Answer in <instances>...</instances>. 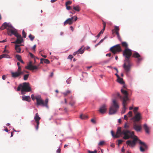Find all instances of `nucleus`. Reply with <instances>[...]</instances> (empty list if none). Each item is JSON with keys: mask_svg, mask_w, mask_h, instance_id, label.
I'll list each match as a JSON object with an SVG mask.
<instances>
[{"mask_svg": "<svg viewBox=\"0 0 153 153\" xmlns=\"http://www.w3.org/2000/svg\"><path fill=\"white\" fill-rule=\"evenodd\" d=\"M132 54V51L128 48H125L123 52V55L125 57L123 67L127 74L130 71L132 66L130 60Z\"/></svg>", "mask_w": 153, "mask_h": 153, "instance_id": "1", "label": "nucleus"}, {"mask_svg": "<svg viewBox=\"0 0 153 153\" xmlns=\"http://www.w3.org/2000/svg\"><path fill=\"white\" fill-rule=\"evenodd\" d=\"M132 140H128L126 141V143L127 145L131 147H134L136 145L137 141H139V144L141 145L140 146V150L141 152H144L145 150L147 149V146L144 142H142L140 140H139L138 137L134 135L132 138Z\"/></svg>", "mask_w": 153, "mask_h": 153, "instance_id": "2", "label": "nucleus"}, {"mask_svg": "<svg viewBox=\"0 0 153 153\" xmlns=\"http://www.w3.org/2000/svg\"><path fill=\"white\" fill-rule=\"evenodd\" d=\"M122 134L124 135L123 138L125 140H127L129 138H132L134 135V131H130L129 130L124 129L122 131H117L116 135L120 137Z\"/></svg>", "mask_w": 153, "mask_h": 153, "instance_id": "3", "label": "nucleus"}, {"mask_svg": "<svg viewBox=\"0 0 153 153\" xmlns=\"http://www.w3.org/2000/svg\"><path fill=\"white\" fill-rule=\"evenodd\" d=\"M29 83L27 82H24L20 84L18 86L17 91H19L21 90L22 94H25V92H30L31 91V88L29 86Z\"/></svg>", "mask_w": 153, "mask_h": 153, "instance_id": "4", "label": "nucleus"}, {"mask_svg": "<svg viewBox=\"0 0 153 153\" xmlns=\"http://www.w3.org/2000/svg\"><path fill=\"white\" fill-rule=\"evenodd\" d=\"M5 28L7 30V34L9 36H11V30H14L15 29L12 25L6 22H4L0 27V30H3Z\"/></svg>", "mask_w": 153, "mask_h": 153, "instance_id": "5", "label": "nucleus"}, {"mask_svg": "<svg viewBox=\"0 0 153 153\" xmlns=\"http://www.w3.org/2000/svg\"><path fill=\"white\" fill-rule=\"evenodd\" d=\"M119 106L117 101L115 100H113V104L111 106L109 110V114H115L119 108Z\"/></svg>", "mask_w": 153, "mask_h": 153, "instance_id": "6", "label": "nucleus"}, {"mask_svg": "<svg viewBox=\"0 0 153 153\" xmlns=\"http://www.w3.org/2000/svg\"><path fill=\"white\" fill-rule=\"evenodd\" d=\"M36 105H41L43 106H45L48 108V99L47 98L45 99V102L41 99L40 96H38L36 97Z\"/></svg>", "mask_w": 153, "mask_h": 153, "instance_id": "7", "label": "nucleus"}, {"mask_svg": "<svg viewBox=\"0 0 153 153\" xmlns=\"http://www.w3.org/2000/svg\"><path fill=\"white\" fill-rule=\"evenodd\" d=\"M11 35L13 34L17 38V39L15 42H13V43L15 44H20L22 43L23 39H22L21 35L19 34L16 32L15 29L14 30H11Z\"/></svg>", "mask_w": 153, "mask_h": 153, "instance_id": "8", "label": "nucleus"}, {"mask_svg": "<svg viewBox=\"0 0 153 153\" xmlns=\"http://www.w3.org/2000/svg\"><path fill=\"white\" fill-rule=\"evenodd\" d=\"M110 51L114 54H115L117 52H120L122 50L119 44H117L111 47L110 49Z\"/></svg>", "mask_w": 153, "mask_h": 153, "instance_id": "9", "label": "nucleus"}, {"mask_svg": "<svg viewBox=\"0 0 153 153\" xmlns=\"http://www.w3.org/2000/svg\"><path fill=\"white\" fill-rule=\"evenodd\" d=\"M122 93L123 95L122 98V102H127L129 100L128 97V94L127 91L122 89L121 90Z\"/></svg>", "mask_w": 153, "mask_h": 153, "instance_id": "10", "label": "nucleus"}, {"mask_svg": "<svg viewBox=\"0 0 153 153\" xmlns=\"http://www.w3.org/2000/svg\"><path fill=\"white\" fill-rule=\"evenodd\" d=\"M132 57L137 59V62L140 63L143 59V58L141 56L140 54L137 52H134L132 56Z\"/></svg>", "mask_w": 153, "mask_h": 153, "instance_id": "11", "label": "nucleus"}, {"mask_svg": "<svg viewBox=\"0 0 153 153\" xmlns=\"http://www.w3.org/2000/svg\"><path fill=\"white\" fill-rule=\"evenodd\" d=\"M141 114L140 113H137L135 114V116L133 117V119L134 123L136 122H138L142 119Z\"/></svg>", "mask_w": 153, "mask_h": 153, "instance_id": "12", "label": "nucleus"}, {"mask_svg": "<svg viewBox=\"0 0 153 153\" xmlns=\"http://www.w3.org/2000/svg\"><path fill=\"white\" fill-rule=\"evenodd\" d=\"M107 110V106L105 104H103L100 106L99 111L101 114H103L106 113Z\"/></svg>", "mask_w": 153, "mask_h": 153, "instance_id": "13", "label": "nucleus"}, {"mask_svg": "<svg viewBox=\"0 0 153 153\" xmlns=\"http://www.w3.org/2000/svg\"><path fill=\"white\" fill-rule=\"evenodd\" d=\"M39 66H37L35 65H33L31 64L28 65L27 66L25 67V68L27 69L31 70H33L38 69Z\"/></svg>", "mask_w": 153, "mask_h": 153, "instance_id": "14", "label": "nucleus"}, {"mask_svg": "<svg viewBox=\"0 0 153 153\" xmlns=\"http://www.w3.org/2000/svg\"><path fill=\"white\" fill-rule=\"evenodd\" d=\"M134 129L137 131H140L141 129L142 128L140 125H138L134 123L133 125Z\"/></svg>", "mask_w": 153, "mask_h": 153, "instance_id": "15", "label": "nucleus"}, {"mask_svg": "<svg viewBox=\"0 0 153 153\" xmlns=\"http://www.w3.org/2000/svg\"><path fill=\"white\" fill-rule=\"evenodd\" d=\"M102 24L103 25V28L99 32V33L98 34L97 36V38H99L101 34H102L104 32V31L105 26H106V23L104 21L102 20Z\"/></svg>", "mask_w": 153, "mask_h": 153, "instance_id": "16", "label": "nucleus"}, {"mask_svg": "<svg viewBox=\"0 0 153 153\" xmlns=\"http://www.w3.org/2000/svg\"><path fill=\"white\" fill-rule=\"evenodd\" d=\"M12 76L14 78L19 77L20 76L19 72L17 71L16 72H12L11 73Z\"/></svg>", "mask_w": 153, "mask_h": 153, "instance_id": "17", "label": "nucleus"}, {"mask_svg": "<svg viewBox=\"0 0 153 153\" xmlns=\"http://www.w3.org/2000/svg\"><path fill=\"white\" fill-rule=\"evenodd\" d=\"M127 104L128 103L127 102H122L123 108L122 111V114H124L125 112L126 109V106Z\"/></svg>", "mask_w": 153, "mask_h": 153, "instance_id": "18", "label": "nucleus"}, {"mask_svg": "<svg viewBox=\"0 0 153 153\" xmlns=\"http://www.w3.org/2000/svg\"><path fill=\"white\" fill-rule=\"evenodd\" d=\"M73 23V22L71 20V19L68 18L64 22V26H65L67 24L69 25H71Z\"/></svg>", "mask_w": 153, "mask_h": 153, "instance_id": "19", "label": "nucleus"}, {"mask_svg": "<svg viewBox=\"0 0 153 153\" xmlns=\"http://www.w3.org/2000/svg\"><path fill=\"white\" fill-rule=\"evenodd\" d=\"M34 119L36 123L39 122V120H40L41 118L39 116L38 113L36 114Z\"/></svg>", "mask_w": 153, "mask_h": 153, "instance_id": "20", "label": "nucleus"}, {"mask_svg": "<svg viewBox=\"0 0 153 153\" xmlns=\"http://www.w3.org/2000/svg\"><path fill=\"white\" fill-rule=\"evenodd\" d=\"M2 58L10 59L11 58V57L8 54H3L0 55V59H1Z\"/></svg>", "mask_w": 153, "mask_h": 153, "instance_id": "21", "label": "nucleus"}, {"mask_svg": "<svg viewBox=\"0 0 153 153\" xmlns=\"http://www.w3.org/2000/svg\"><path fill=\"white\" fill-rule=\"evenodd\" d=\"M143 128L145 129V131L147 133H149V128L146 124H144L143 126Z\"/></svg>", "mask_w": 153, "mask_h": 153, "instance_id": "22", "label": "nucleus"}, {"mask_svg": "<svg viewBox=\"0 0 153 153\" xmlns=\"http://www.w3.org/2000/svg\"><path fill=\"white\" fill-rule=\"evenodd\" d=\"M83 47V46H82L77 51L78 54H82L84 53V49H82Z\"/></svg>", "mask_w": 153, "mask_h": 153, "instance_id": "23", "label": "nucleus"}, {"mask_svg": "<svg viewBox=\"0 0 153 153\" xmlns=\"http://www.w3.org/2000/svg\"><path fill=\"white\" fill-rule=\"evenodd\" d=\"M22 100L24 101H29V100L30 99V97L29 96H24L22 97Z\"/></svg>", "mask_w": 153, "mask_h": 153, "instance_id": "24", "label": "nucleus"}, {"mask_svg": "<svg viewBox=\"0 0 153 153\" xmlns=\"http://www.w3.org/2000/svg\"><path fill=\"white\" fill-rule=\"evenodd\" d=\"M19 45H16L15 48L16 51L19 53H20L21 51V48L19 47Z\"/></svg>", "mask_w": 153, "mask_h": 153, "instance_id": "25", "label": "nucleus"}, {"mask_svg": "<svg viewBox=\"0 0 153 153\" xmlns=\"http://www.w3.org/2000/svg\"><path fill=\"white\" fill-rule=\"evenodd\" d=\"M80 118L81 119L85 120L87 119L88 118V117L87 115L82 114L80 115Z\"/></svg>", "mask_w": 153, "mask_h": 153, "instance_id": "26", "label": "nucleus"}, {"mask_svg": "<svg viewBox=\"0 0 153 153\" xmlns=\"http://www.w3.org/2000/svg\"><path fill=\"white\" fill-rule=\"evenodd\" d=\"M119 30L120 29L118 26H115L114 27V29L112 30V31L113 32V33H114V32L115 33L116 32H119Z\"/></svg>", "mask_w": 153, "mask_h": 153, "instance_id": "27", "label": "nucleus"}, {"mask_svg": "<svg viewBox=\"0 0 153 153\" xmlns=\"http://www.w3.org/2000/svg\"><path fill=\"white\" fill-rule=\"evenodd\" d=\"M117 81L120 84H123L124 83L123 79L120 78V77L117 78Z\"/></svg>", "mask_w": 153, "mask_h": 153, "instance_id": "28", "label": "nucleus"}, {"mask_svg": "<svg viewBox=\"0 0 153 153\" xmlns=\"http://www.w3.org/2000/svg\"><path fill=\"white\" fill-rule=\"evenodd\" d=\"M73 9L78 12H79L80 11V8L79 6L77 5L76 6H73Z\"/></svg>", "mask_w": 153, "mask_h": 153, "instance_id": "29", "label": "nucleus"}, {"mask_svg": "<svg viewBox=\"0 0 153 153\" xmlns=\"http://www.w3.org/2000/svg\"><path fill=\"white\" fill-rule=\"evenodd\" d=\"M122 45L123 47H125V48H128V45L126 42H122Z\"/></svg>", "mask_w": 153, "mask_h": 153, "instance_id": "30", "label": "nucleus"}, {"mask_svg": "<svg viewBox=\"0 0 153 153\" xmlns=\"http://www.w3.org/2000/svg\"><path fill=\"white\" fill-rule=\"evenodd\" d=\"M71 93V91L70 90H67L66 92L63 93L64 96L65 97L67 95Z\"/></svg>", "mask_w": 153, "mask_h": 153, "instance_id": "31", "label": "nucleus"}, {"mask_svg": "<svg viewBox=\"0 0 153 153\" xmlns=\"http://www.w3.org/2000/svg\"><path fill=\"white\" fill-rule=\"evenodd\" d=\"M111 135H112V136L114 137V138H118V136H117V135H116V134H114V132H113V131H111Z\"/></svg>", "mask_w": 153, "mask_h": 153, "instance_id": "32", "label": "nucleus"}, {"mask_svg": "<svg viewBox=\"0 0 153 153\" xmlns=\"http://www.w3.org/2000/svg\"><path fill=\"white\" fill-rule=\"evenodd\" d=\"M28 37L31 41H33L35 38L34 36H32L31 34Z\"/></svg>", "mask_w": 153, "mask_h": 153, "instance_id": "33", "label": "nucleus"}, {"mask_svg": "<svg viewBox=\"0 0 153 153\" xmlns=\"http://www.w3.org/2000/svg\"><path fill=\"white\" fill-rule=\"evenodd\" d=\"M16 57L18 60L19 61L21 59V56L17 54L16 55Z\"/></svg>", "mask_w": 153, "mask_h": 153, "instance_id": "34", "label": "nucleus"}, {"mask_svg": "<svg viewBox=\"0 0 153 153\" xmlns=\"http://www.w3.org/2000/svg\"><path fill=\"white\" fill-rule=\"evenodd\" d=\"M115 33L117 35V38L119 40H121V38L119 32H116V33Z\"/></svg>", "mask_w": 153, "mask_h": 153, "instance_id": "35", "label": "nucleus"}, {"mask_svg": "<svg viewBox=\"0 0 153 153\" xmlns=\"http://www.w3.org/2000/svg\"><path fill=\"white\" fill-rule=\"evenodd\" d=\"M115 33L117 35V38L119 40H121V38L119 32H116V33Z\"/></svg>", "mask_w": 153, "mask_h": 153, "instance_id": "36", "label": "nucleus"}, {"mask_svg": "<svg viewBox=\"0 0 153 153\" xmlns=\"http://www.w3.org/2000/svg\"><path fill=\"white\" fill-rule=\"evenodd\" d=\"M22 36L24 38H26V33H25V31L24 30H23L22 32Z\"/></svg>", "mask_w": 153, "mask_h": 153, "instance_id": "37", "label": "nucleus"}, {"mask_svg": "<svg viewBox=\"0 0 153 153\" xmlns=\"http://www.w3.org/2000/svg\"><path fill=\"white\" fill-rule=\"evenodd\" d=\"M29 75L28 74H25L24 76V79L25 80H27Z\"/></svg>", "mask_w": 153, "mask_h": 153, "instance_id": "38", "label": "nucleus"}, {"mask_svg": "<svg viewBox=\"0 0 153 153\" xmlns=\"http://www.w3.org/2000/svg\"><path fill=\"white\" fill-rule=\"evenodd\" d=\"M72 3V2L70 1H67L65 3V5L66 6H68V5H70Z\"/></svg>", "mask_w": 153, "mask_h": 153, "instance_id": "39", "label": "nucleus"}, {"mask_svg": "<svg viewBox=\"0 0 153 153\" xmlns=\"http://www.w3.org/2000/svg\"><path fill=\"white\" fill-rule=\"evenodd\" d=\"M138 109V108L137 107H135L134 109V112L135 114H136V112Z\"/></svg>", "mask_w": 153, "mask_h": 153, "instance_id": "40", "label": "nucleus"}, {"mask_svg": "<svg viewBox=\"0 0 153 153\" xmlns=\"http://www.w3.org/2000/svg\"><path fill=\"white\" fill-rule=\"evenodd\" d=\"M44 62L45 63L49 64L50 63V61L48 59H45Z\"/></svg>", "mask_w": 153, "mask_h": 153, "instance_id": "41", "label": "nucleus"}, {"mask_svg": "<svg viewBox=\"0 0 153 153\" xmlns=\"http://www.w3.org/2000/svg\"><path fill=\"white\" fill-rule=\"evenodd\" d=\"M88 153H97V151L96 150H95L94 151H91L90 150H88Z\"/></svg>", "mask_w": 153, "mask_h": 153, "instance_id": "42", "label": "nucleus"}, {"mask_svg": "<svg viewBox=\"0 0 153 153\" xmlns=\"http://www.w3.org/2000/svg\"><path fill=\"white\" fill-rule=\"evenodd\" d=\"M117 96L120 98V99L122 100V98H123V97L121 96L120 94L118 93H117Z\"/></svg>", "mask_w": 153, "mask_h": 153, "instance_id": "43", "label": "nucleus"}, {"mask_svg": "<svg viewBox=\"0 0 153 153\" xmlns=\"http://www.w3.org/2000/svg\"><path fill=\"white\" fill-rule=\"evenodd\" d=\"M104 143V142L103 141H101L99 143L98 145L99 146H102L103 145Z\"/></svg>", "mask_w": 153, "mask_h": 153, "instance_id": "44", "label": "nucleus"}, {"mask_svg": "<svg viewBox=\"0 0 153 153\" xmlns=\"http://www.w3.org/2000/svg\"><path fill=\"white\" fill-rule=\"evenodd\" d=\"M5 48L6 49V46L5 47ZM2 53H9V52L8 50H7L6 49H5L3 51Z\"/></svg>", "mask_w": 153, "mask_h": 153, "instance_id": "45", "label": "nucleus"}, {"mask_svg": "<svg viewBox=\"0 0 153 153\" xmlns=\"http://www.w3.org/2000/svg\"><path fill=\"white\" fill-rule=\"evenodd\" d=\"M37 123V125L36 127V130H37L39 128V122L36 123Z\"/></svg>", "mask_w": 153, "mask_h": 153, "instance_id": "46", "label": "nucleus"}, {"mask_svg": "<svg viewBox=\"0 0 153 153\" xmlns=\"http://www.w3.org/2000/svg\"><path fill=\"white\" fill-rule=\"evenodd\" d=\"M128 114L129 115V117H131L132 115V112L131 111H129Z\"/></svg>", "mask_w": 153, "mask_h": 153, "instance_id": "47", "label": "nucleus"}, {"mask_svg": "<svg viewBox=\"0 0 153 153\" xmlns=\"http://www.w3.org/2000/svg\"><path fill=\"white\" fill-rule=\"evenodd\" d=\"M123 141L122 140H118V144H122V143L123 142Z\"/></svg>", "mask_w": 153, "mask_h": 153, "instance_id": "48", "label": "nucleus"}, {"mask_svg": "<svg viewBox=\"0 0 153 153\" xmlns=\"http://www.w3.org/2000/svg\"><path fill=\"white\" fill-rule=\"evenodd\" d=\"M22 71L21 67L20 66H18V68L17 69V71L19 72V71Z\"/></svg>", "mask_w": 153, "mask_h": 153, "instance_id": "49", "label": "nucleus"}, {"mask_svg": "<svg viewBox=\"0 0 153 153\" xmlns=\"http://www.w3.org/2000/svg\"><path fill=\"white\" fill-rule=\"evenodd\" d=\"M105 39V37L103 39H101L100 41V42L97 44V45H98L100 43H102V42Z\"/></svg>", "mask_w": 153, "mask_h": 153, "instance_id": "50", "label": "nucleus"}, {"mask_svg": "<svg viewBox=\"0 0 153 153\" xmlns=\"http://www.w3.org/2000/svg\"><path fill=\"white\" fill-rule=\"evenodd\" d=\"M31 97L32 99L34 100L35 99H36V98H35L34 95L33 94H32L31 95Z\"/></svg>", "mask_w": 153, "mask_h": 153, "instance_id": "51", "label": "nucleus"}, {"mask_svg": "<svg viewBox=\"0 0 153 153\" xmlns=\"http://www.w3.org/2000/svg\"><path fill=\"white\" fill-rule=\"evenodd\" d=\"M73 57L72 56V55H70L68 56V58L70 59H72L73 58Z\"/></svg>", "mask_w": 153, "mask_h": 153, "instance_id": "52", "label": "nucleus"}, {"mask_svg": "<svg viewBox=\"0 0 153 153\" xmlns=\"http://www.w3.org/2000/svg\"><path fill=\"white\" fill-rule=\"evenodd\" d=\"M91 122L94 123L95 124L96 123V121L94 119H91Z\"/></svg>", "mask_w": 153, "mask_h": 153, "instance_id": "53", "label": "nucleus"}, {"mask_svg": "<svg viewBox=\"0 0 153 153\" xmlns=\"http://www.w3.org/2000/svg\"><path fill=\"white\" fill-rule=\"evenodd\" d=\"M61 149L60 148H59L56 151V152L57 153H60Z\"/></svg>", "mask_w": 153, "mask_h": 153, "instance_id": "54", "label": "nucleus"}, {"mask_svg": "<svg viewBox=\"0 0 153 153\" xmlns=\"http://www.w3.org/2000/svg\"><path fill=\"white\" fill-rule=\"evenodd\" d=\"M117 131H122L121 130V128L120 127H118L117 128Z\"/></svg>", "mask_w": 153, "mask_h": 153, "instance_id": "55", "label": "nucleus"}, {"mask_svg": "<svg viewBox=\"0 0 153 153\" xmlns=\"http://www.w3.org/2000/svg\"><path fill=\"white\" fill-rule=\"evenodd\" d=\"M66 6L67 10H69L71 9V7L70 6Z\"/></svg>", "mask_w": 153, "mask_h": 153, "instance_id": "56", "label": "nucleus"}, {"mask_svg": "<svg viewBox=\"0 0 153 153\" xmlns=\"http://www.w3.org/2000/svg\"><path fill=\"white\" fill-rule=\"evenodd\" d=\"M124 127L125 128H128L129 127V126L126 124L124 126Z\"/></svg>", "mask_w": 153, "mask_h": 153, "instance_id": "57", "label": "nucleus"}, {"mask_svg": "<svg viewBox=\"0 0 153 153\" xmlns=\"http://www.w3.org/2000/svg\"><path fill=\"white\" fill-rule=\"evenodd\" d=\"M6 76L5 75H4L2 76V79L3 80H4L6 79Z\"/></svg>", "mask_w": 153, "mask_h": 153, "instance_id": "58", "label": "nucleus"}, {"mask_svg": "<svg viewBox=\"0 0 153 153\" xmlns=\"http://www.w3.org/2000/svg\"><path fill=\"white\" fill-rule=\"evenodd\" d=\"M124 118L125 120H128V117L126 115H125L124 116Z\"/></svg>", "mask_w": 153, "mask_h": 153, "instance_id": "59", "label": "nucleus"}, {"mask_svg": "<svg viewBox=\"0 0 153 153\" xmlns=\"http://www.w3.org/2000/svg\"><path fill=\"white\" fill-rule=\"evenodd\" d=\"M66 82L68 84H69L70 83V79H68L66 80Z\"/></svg>", "mask_w": 153, "mask_h": 153, "instance_id": "60", "label": "nucleus"}, {"mask_svg": "<svg viewBox=\"0 0 153 153\" xmlns=\"http://www.w3.org/2000/svg\"><path fill=\"white\" fill-rule=\"evenodd\" d=\"M36 45H34L33 47L32 48V49L33 50H35V49L36 48Z\"/></svg>", "mask_w": 153, "mask_h": 153, "instance_id": "61", "label": "nucleus"}, {"mask_svg": "<svg viewBox=\"0 0 153 153\" xmlns=\"http://www.w3.org/2000/svg\"><path fill=\"white\" fill-rule=\"evenodd\" d=\"M110 146L111 147L113 148H114L115 146V145L114 143H111V144Z\"/></svg>", "mask_w": 153, "mask_h": 153, "instance_id": "62", "label": "nucleus"}, {"mask_svg": "<svg viewBox=\"0 0 153 153\" xmlns=\"http://www.w3.org/2000/svg\"><path fill=\"white\" fill-rule=\"evenodd\" d=\"M76 54H78V53H77V51L75 52L73 54V55L74 56H75Z\"/></svg>", "mask_w": 153, "mask_h": 153, "instance_id": "63", "label": "nucleus"}, {"mask_svg": "<svg viewBox=\"0 0 153 153\" xmlns=\"http://www.w3.org/2000/svg\"><path fill=\"white\" fill-rule=\"evenodd\" d=\"M30 55V56L31 57L33 58L34 56V55L31 53H29Z\"/></svg>", "mask_w": 153, "mask_h": 153, "instance_id": "64", "label": "nucleus"}]
</instances>
